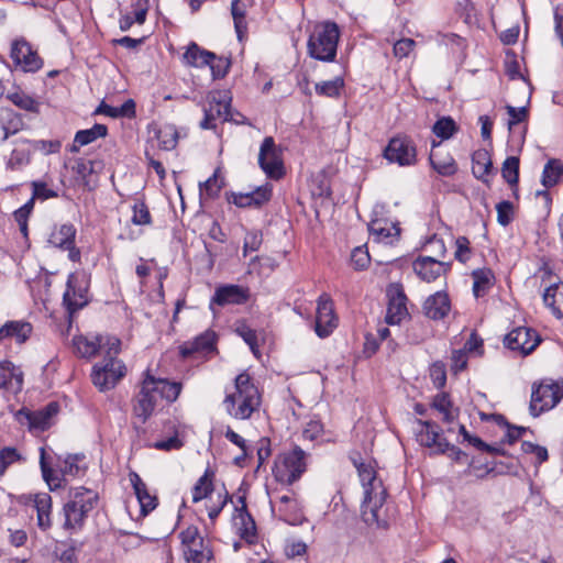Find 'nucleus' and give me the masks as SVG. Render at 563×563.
I'll use <instances>...</instances> for the list:
<instances>
[{"instance_id":"obj_1","label":"nucleus","mask_w":563,"mask_h":563,"mask_svg":"<svg viewBox=\"0 0 563 563\" xmlns=\"http://www.w3.org/2000/svg\"><path fill=\"white\" fill-rule=\"evenodd\" d=\"M357 470L361 484L364 488V500L362 504V518L368 526L386 528L388 526L382 517V507L387 497V490L380 478L377 477L373 463L364 462L361 457L353 459Z\"/></svg>"},{"instance_id":"obj_2","label":"nucleus","mask_w":563,"mask_h":563,"mask_svg":"<svg viewBox=\"0 0 563 563\" xmlns=\"http://www.w3.org/2000/svg\"><path fill=\"white\" fill-rule=\"evenodd\" d=\"M181 391V384L157 378L150 371L144 373L140 389L132 399L133 415L145 422L155 411L158 400L174 402Z\"/></svg>"},{"instance_id":"obj_3","label":"nucleus","mask_w":563,"mask_h":563,"mask_svg":"<svg viewBox=\"0 0 563 563\" xmlns=\"http://www.w3.org/2000/svg\"><path fill=\"white\" fill-rule=\"evenodd\" d=\"M261 406V394L249 373L243 372L234 379V386L225 389L223 407L233 419H250Z\"/></svg>"},{"instance_id":"obj_4","label":"nucleus","mask_w":563,"mask_h":563,"mask_svg":"<svg viewBox=\"0 0 563 563\" xmlns=\"http://www.w3.org/2000/svg\"><path fill=\"white\" fill-rule=\"evenodd\" d=\"M99 495L96 490L82 486L69 490L68 500L64 504L63 528L70 533L82 530L89 514L97 507Z\"/></svg>"},{"instance_id":"obj_5","label":"nucleus","mask_w":563,"mask_h":563,"mask_svg":"<svg viewBox=\"0 0 563 563\" xmlns=\"http://www.w3.org/2000/svg\"><path fill=\"white\" fill-rule=\"evenodd\" d=\"M339 40L340 29L335 22L325 21L316 25L307 43L309 56L321 62H334Z\"/></svg>"},{"instance_id":"obj_6","label":"nucleus","mask_w":563,"mask_h":563,"mask_svg":"<svg viewBox=\"0 0 563 563\" xmlns=\"http://www.w3.org/2000/svg\"><path fill=\"white\" fill-rule=\"evenodd\" d=\"M306 452L298 445L291 451L278 454L272 470L274 478L283 485H292L306 472Z\"/></svg>"},{"instance_id":"obj_7","label":"nucleus","mask_w":563,"mask_h":563,"mask_svg":"<svg viewBox=\"0 0 563 563\" xmlns=\"http://www.w3.org/2000/svg\"><path fill=\"white\" fill-rule=\"evenodd\" d=\"M563 399V379L544 378L534 382L531 386V399L529 411L533 417H539L556 407Z\"/></svg>"},{"instance_id":"obj_8","label":"nucleus","mask_w":563,"mask_h":563,"mask_svg":"<svg viewBox=\"0 0 563 563\" xmlns=\"http://www.w3.org/2000/svg\"><path fill=\"white\" fill-rule=\"evenodd\" d=\"M126 374L128 367L122 360L115 356H103L93 364L90 378L100 393H107L114 389Z\"/></svg>"},{"instance_id":"obj_9","label":"nucleus","mask_w":563,"mask_h":563,"mask_svg":"<svg viewBox=\"0 0 563 563\" xmlns=\"http://www.w3.org/2000/svg\"><path fill=\"white\" fill-rule=\"evenodd\" d=\"M89 278L85 272L68 276L63 303L69 314L77 312L89 303Z\"/></svg>"},{"instance_id":"obj_10","label":"nucleus","mask_w":563,"mask_h":563,"mask_svg":"<svg viewBox=\"0 0 563 563\" xmlns=\"http://www.w3.org/2000/svg\"><path fill=\"white\" fill-rule=\"evenodd\" d=\"M258 165L269 179L279 180L285 175L283 152L272 136H266L260 146Z\"/></svg>"},{"instance_id":"obj_11","label":"nucleus","mask_w":563,"mask_h":563,"mask_svg":"<svg viewBox=\"0 0 563 563\" xmlns=\"http://www.w3.org/2000/svg\"><path fill=\"white\" fill-rule=\"evenodd\" d=\"M205 118L200 122L201 129H214L216 120H230V98L227 92L213 91L208 95L205 106Z\"/></svg>"},{"instance_id":"obj_12","label":"nucleus","mask_w":563,"mask_h":563,"mask_svg":"<svg viewBox=\"0 0 563 563\" xmlns=\"http://www.w3.org/2000/svg\"><path fill=\"white\" fill-rule=\"evenodd\" d=\"M384 157L399 166L415 165L417 163L416 145L407 136H395L389 140L384 150Z\"/></svg>"},{"instance_id":"obj_13","label":"nucleus","mask_w":563,"mask_h":563,"mask_svg":"<svg viewBox=\"0 0 563 563\" xmlns=\"http://www.w3.org/2000/svg\"><path fill=\"white\" fill-rule=\"evenodd\" d=\"M10 56L14 65L25 73H35L43 67V59L24 38L12 42Z\"/></svg>"},{"instance_id":"obj_14","label":"nucleus","mask_w":563,"mask_h":563,"mask_svg":"<svg viewBox=\"0 0 563 563\" xmlns=\"http://www.w3.org/2000/svg\"><path fill=\"white\" fill-rule=\"evenodd\" d=\"M417 441L434 453L444 454L448 449V441L442 437L440 427L431 420L417 419Z\"/></svg>"},{"instance_id":"obj_15","label":"nucleus","mask_w":563,"mask_h":563,"mask_svg":"<svg viewBox=\"0 0 563 563\" xmlns=\"http://www.w3.org/2000/svg\"><path fill=\"white\" fill-rule=\"evenodd\" d=\"M338 327L334 305L328 294H322L317 301L314 331L319 338L329 336Z\"/></svg>"},{"instance_id":"obj_16","label":"nucleus","mask_w":563,"mask_h":563,"mask_svg":"<svg viewBox=\"0 0 563 563\" xmlns=\"http://www.w3.org/2000/svg\"><path fill=\"white\" fill-rule=\"evenodd\" d=\"M540 343L539 335L529 328L519 327L505 336V345L523 355L530 354Z\"/></svg>"},{"instance_id":"obj_17","label":"nucleus","mask_w":563,"mask_h":563,"mask_svg":"<svg viewBox=\"0 0 563 563\" xmlns=\"http://www.w3.org/2000/svg\"><path fill=\"white\" fill-rule=\"evenodd\" d=\"M388 305L386 311V322L388 324H399L408 317L407 297L400 285H391L387 289Z\"/></svg>"},{"instance_id":"obj_18","label":"nucleus","mask_w":563,"mask_h":563,"mask_svg":"<svg viewBox=\"0 0 563 563\" xmlns=\"http://www.w3.org/2000/svg\"><path fill=\"white\" fill-rule=\"evenodd\" d=\"M250 298V290L247 287L241 285H222L216 288L211 298L210 307L218 305L224 307L227 305H243Z\"/></svg>"},{"instance_id":"obj_19","label":"nucleus","mask_w":563,"mask_h":563,"mask_svg":"<svg viewBox=\"0 0 563 563\" xmlns=\"http://www.w3.org/2000/svg\"><path fill=\"white\" fill-rule=\"evenodd\" d=\"M241 506L235 507L233 523L236 533L247 543H254L256 540V525L252 516L247 512L244 497L239 498Z\"/></svg>"},{"instance_id":"obj_20","label":"nucleus","mask_w":563,"mask_h":563,"mask_svg":"<svg viewBox=\"0 0 563 563\" xmlns=\"http://www.w3.org/2000/svg\"><path fill=\"white\" fill-rule=\"evenodd\" d=\"M217 334L212 330H206L194 340L186 341L180 345V354L189 357L195 354L206 355L216 350Z\"/></svg>"},{"instance_id":"obj_21","label":"nucleus","mask_w":563,"mask_h":563,"mask_svg":"<svg viewBox=\"0 0 563 563\" xmlns=\"http://www.w3.org/2000/svg\"><path fill=\"white\" fill-rule=\"evenodd\" d=\"M276 505L279 517L285 522L297 526L305 520L302 507L295 493L278 497Z\"/></svg>"},{"instance_id":"obj_22","label":"nucleus","mask_w":563,"mask_h":563,"mask_svg":"<svg viewBox=\"0 0 563 563\" xmlns=\"http://www.w3.org/2000/svg\"><path fill=\"white\" fill-rule=\"evenodd\" d=\"M415 273L424 282H434L438 277L444 274L450 264L440 262L430 256L418 257L412 264Z\"/></svg>"},{"instance_id":"obj_23","label":"nucleus","mask_w":563,"mask_h":563,"mask_svg":"<svg viewBox=\"0 0 563 563\" xmlns=\"http://www.w3.org/2000/svg\"><path fill=\"white\" fill-rule=\"evenodd\" d=\"M129 479L140 504L141 514L143 516L148 515L152 510H154L157 507V497L150 493L147 485L143 482V479L136 472H130Z\"/></svg>"},{"instance_id":"obj_24","label":"nucleus","mask_w":563,"mask_h":563,"mask_svg":"<svg viewBox=\"0 0 563 563\" xmlns=\"http://www.w3.org/2000/svg\"><path fill=\"white\" fill-rule=\"evenodd\" d=\"M451 310V302L448 294L438 291L429 296L423 303L424 314L432 320H441Z\"/></svg>"},{"instance_id":"obj_25","label":"nucleus","mask_w":563,"mask_h":563,"mask_svg":"<svg viewBox=\"0 0 563 563\" xmlns=\"http://www.w3.org/2000/svg\"><path fill=\"white\" fill-rule=\"evenodd\" d=\"M52 497L47 493H37L33 496V507L36 511L37 527L42 531L52 528Z\"/></svg>"},{"instance_id":"obj_26","label":"nucleus","mask_w":563,"mask_h":563,"mask_svg":"<svg viewBox=\"0 0 563 563\" xmlns=\"http://www.w3.org/2000/svg\"><path fill=\"white\" fill-rule=\"evenodd\" d=\"M33 327L31 323L22 320L7 321L0 328V341L14 339L16 343H24L31 335Z\"/></svg>"},{"instance_id":"obj_27","label":"nucleus","mask_w":563,"mask_h":563,"mask_svg":"<svg viewBox=\"0 0 563 563\" xmlns=\"http://www.w3.org/2000/svg\"><path fill=\"white\" fill-rule=\"evenodd\" d=\"M151 131L158 142V147L163 151H173L176 148L179 140V133L175 124H153Z\"/></svg>"},{"instance_id":"obj_28","label":"nucleus","mask_w":563,"mask_h":563,"mask_svg":"<svg viewBox=\"0 0 563 563\" xmlns=\"http://www.w3.org/2000/svg\"><path fill=\"white\" fill-rule=\"evenodd\" d=\"M431 408L442 416V421L452 424L460 415V409L453 405L449 394L441 391L433 396Z\"/></svg>"},{"instance_id":"obj_29","label":"nucleus","mask_w":563,"mask_h":563,"mask_svg":"<svg viewBox=\"0 0 563 563\" xmlns=\"http://www.w3.org/2000/svg\"><path fill=\"white\" fill-rule=\"evenodd\" d=\"M368 230L375 241L384 243H393L394 239L400 234V229L385 219L373 220Z\"/></svg>"},{"instance_id":"obj_30","label":"nucleus","mask_w":563,"mask_h":563,"mask_svg":"<svg viewBox=\"0 0 563 563\" xmlns=\"http://www.w3.org/2000/svg\"><path fill=\"white\" fill-rule=\"evenodd\" d=\"M23 375L11 362L0 363V389L11 388L14 393L22 389Z\"/></svg>"},{"instance_id":"obj_31","label":"nucleus","mask_w":563,"mask_h":563,"mask_svg":"<svg viewBox=\"0 0 563 563\" xmlns=\"http://www.w3.org/2000/svg\"><path fill=\"white\" fill-rule=\"evenodd\" d=\"M76 229L73 224H62L53 229L48 243L55 247L69 249L75 243Z\"/></svg>"},{"instance_id":"obj_32","label":"nucleus","mask_w":563,"mask_h":563,"mask_svg":"<svg viewBox=\"0 0 563 563\" xmlns=\"http://www.w3.org/2000/svg\"><path fill=\"white\" fill-rule=\"evenodd\" d=\"M493 163L487 151L478 150L472 155V173L477 179L488 183V176L492 172Z\"/></svg>"},{"instance_id":"obj_33","label":"nucleus","mask_w":563,"mask_h":563,"mask_svg":"<svg viewBox=\"0 0 563 563\" xmlns=\"http://www.w3.org/2000/svg\"><path fill=\"white\" fill-rule=\"evenodd\" d=\"M544 305L551 309L558 319L563 318V285L560 283L549 286L543 294Z\"/></svg>"},{"instance_id":"obj_34","label":"nucleus","mask_w":563,"mask_h":563,"mask_svg":"<svg viewBox=\"0 0 563 563\" xmlns=\"http://www.w3.org/2000/svg\"><path fill=\"white\" fill-rule=\"evenodd\" d=\"M0 125L3 131L2 141H7L10 136L22 131L25 126L23 118L20 113L7 110L0 115Z\"/></svg>"},{"instance_id":"obj_35","label":"nucleus","mask_w":563,"mask_h":563,"mask_svg":"<svg viewBox=\"0 0 563 563\" xmlns=\"http://www.w3.org/2000/svg\"><path fill=\"white\" fill-rule=\"evenodd\" d=\"M429 161L432 168L441 176H452L457 172L455 159L449 153L441 154L432 151Z\"/></svg>"},{"instance_id":"obj_36","label":"nucleus","mask_w":563,"mask_h":563,"mask_svg":"<svg viewBox=\"0 0 563 563\" xmlns=\"http://www.w3.org/2000/svg\"><path fill=\"white\" fill-rule=\"evenodd\" d=\"M73 344L77 354L87 358L95 356L102 346L99 335L92 338L78 335L73 339Z\"/></svg>"},{"instance_id":"obj_37","label":"nucleus","mask_w":563,"mask_h":563,"mask_svg":"<svg viewBox=\"0 0 563 563\" xmlns=\"http://www.w3.org/2000/svg\"><path fill=\"white\" fill-rule=\"evenodd\" d=\"M473 292L476 298L488 292L495 282L494 273L488 268L476 269L472 273Z\"/></svg>"},{"instance_id":"obj_38","label":"nucleus","mask_w":563,"mask_h":563,"mask_svg":"<svg viewBox=\"0 0 563 563\" xmlns=\"http://www.w3.org/2000/svg\"><path fill=\"white\" fill-rule=\"evenodd\" d=\"M214 57V53L201 48L196 43H190L184 54L185 62L192 67L208 66L209 60Z\"/></svg>"},{"instance_id":"obj_39","label":"nucleus","mask_w":563,"mask_h":563,"mask_svg":"<svg viewBox=\"0 0 563 563\" xmlns=\"http://www.w3.org/2000/svg\"><path fill=\"white\" fill-rule=\"evenodd\" d=\"M231 14L234 22V29L239 41L247 34V22H246V5L241 0L231 1Z\"/></svg>"},{"instance_id":"obj_40","label":"nucleus","mask_w":563,"mask_h":563,"mask_svg":"<svg viewBox=\"0 0 563 563\" xmlns=\"http://www.w3.org/2000/svg\"><path fill=\"white\" fill-rule=\"evenodd\" d=\"M40 466L43 479L47 484L49 490H56L63 486V474L60 475L48 465L44 448L40 449Z\"/></svg>"},{"instance_id":"obj_41","label":"nucleus","mask_w":563,"mask_h":563,"mask_svg":"<svg viewBox=\"0 0 563 563\" xmlns=\"http://www.w3.org/2000/svg\"><path fill=\"white\" fill-rule=\"evenodd\" d=\"M183 552L187 562L190 563H209L212 559V551L205 540L198 541Z\"/></svg>"},{"instance_id":"obj_42","label":"nucleus","mask_w":563,"mask_h":563,"mask_svg":"<svg viewBox=\"0 0 563 563\" xmlns=\"http://www.w3.org/2000/svg\"><path fill=\"white\" fill-rule=\"evenodd\" d=\"M213 477L214 473L207 468L203 475L197 481L192 488V501L198 503L213 493Z\"/></svg>"},{"instance_id":"obj_43","label":"nucleus","mask_w":563,"mask_h":563,"mask_svg":"<svg viewBox=\"0 0 563 563\" xmlns=\"http://www.w3.org/2000/svg\"><path fill=\"white\" fill-rule=\"evenodd\" d=\"M563 177V163L560 159L551 158L544 165L542 172V185L545 188L555 186Z\"/></svg>"},{"instance_id":"obj_44","label":"nucleus","mask_w":563,"mask_h":563,"mask_svg":"<svg viewBox=\"0 0 563 563\" xmlns=\"http://www.w3.org/2000/svg\"><path fill=\"white\" fill-rule=\"evenodd\" d=\"M224 186V178L220 175V168H217L212 176L206 181L199 184L200 197L214 198L219 195Z\"/></svg>"},{"instance_id":"obj_45","label":"nucleus","mask_w":563,"mask_h":563,"mask_svg":"<svg viewBox=\"0 0 563 563\" xmlns=\"http://www.w3.org/2000/svg\"><path fill=\"white\" fill-rule=\"evenodd\" d=\"M343 88L344 79L341 76H336L332 80L320 81L314 86L318 96L328 98H339Z\"/></svg>"},{"instance_id":"obj_46","label":"nucleus","mask_w":563,"mask_h":563,"mask_svg":"<svg viewBox=\"0 0 563 563\" xmlns=\"http://www.w3.org/2000/svg\"><path fill=\"white\" fill-rule=\"evenodd\" d=\"M108 134V128L104 124L96 123L92 128L80 130L75 134V141L84 146L95 142Z\"/></svg>"},{"instance_id":"obj_47","label":"nucleus","mask_w":563,"mask_h":563,"mask_svg":"<svg viewBox=\"0 0 563 563\" xmlns=\"http://www.w3.org/2000/svg\"><path fill=\"white\" fill-rule=\"evenodd\" d=\"M459 131L456 122L451 117H442L435 121L432 132L441 140L451 139Z\"/></svg>"},{"instance_id":"obj_48","label":"nucleus","mask_w":563,"mask_h":563,"mask_svg":"<svg viewBox=\"0 0 563 563\" xmlns=\"http://www.w3.org/2000/svg\"><path fill=\"white\" fill-rule=\"evenodd\" d=\"M25 459L21 453L13 446H4L0 450V476L2 477L8 467L20 462H24Z\"/></svg>"},{"instance_id":"obj_49","label":"nucleus","mask_w":563,"mask_h":563,"mask_svg":"<svg viewBox=\"0 0 563 563\" xmlns=\"http://www.w3.org/2000/svg\"><path fill=\"white\" fill-rule=\"evenodd\" d=\"M501 176L510 186H515L518 184L519 157L509 156L505 159L501 167Z\"/></svg>"},{"instance_id":"obj_50","label":"nucleus","mask_w":563,"mask_h":563,"mask_svg":"<svg viewBox=\"0 0 563 563\" xmlns=\"http://www.w3.org/2000/svg\"><path fill=\"white\" fill-rule=\"evenodd\" d=\"M230 59L222 56H217L209 60L208 66L210 67L213 79H221L225 77L230 68Z\"/></svg>"},{"instance_id":"obj_51","label":"nucleus","mask_w":563,"mask_h":563,"mask_svg":"<svg viewBox=\"0 0 563 563\" xmlns=\"http://www.w3.org/2000/svg\"><path fill=\"white\" fill-rule=\"evenodd\" d=\"M273 187L269 183H266L262 186H258L253 191H250V198L253 207H261L267 201H269L272 197Z\"/></svg>"},{"instance_id":"obj_52","label":"nucleus","mask_w":563,"mask_h":563,"mask_svg":"<svg viewBox=\"0 0 563 563\" xmlns=\"http://www.w3.org/2000/svg\"><path fill=\"white\" fill-rule=\"evenodd\" d=\"M30 163V153L22 148H14L7 162V168L16 170Z\"/></svg>"},{"instance_id":"obj_53","label":"nucleus","mask_w":563,"mask_h":563,"mask_svg":"<svg viewBox=\"0 0 563 563\" xmlns=\"http://www.w3.org/2000/svg\"><path fill=\"white\" fill-rule=\"evenodd\" d=\"M10 100L20 109L37 113L40 104L36 100L25 93H12Z\"/></svg>"},{"instance_id":"obj_54","label":"nucleus","mask_w":563,"mask_h":563,"mask_svg":"<svg viewBox=\"0 0 563 563\" xmlns=\"http://www.w3.org/2000/svg\"><path fill=\"white\" fill-rule=\"evenodd\" d=\"M236 333L244 340V342L250 346L251 351L254 355L258 353L257 346V335L256 332L251 329L245 323H241L235 329Z\"/></svg>"},{"instance_id":"obj_55","label":"nucleus","mask_w":563,"mask_h":563,"mask_svg":"<svg viewBox=\"0 0 563 563\" xmlns=\"http://www.w3.org/2000/svg\"><path fill=\"white\" fill-rule=\"evenodd\" d=\"M131 221L135 225H147L152 222V217L147 206L144 202H136L133 206V216Z\"/></svg>"},{"instance_id":"obj_56","label":"nucleus","mask_w":563,"mask_h":563,"mask_svg":"<svg viewBox=\"0 0 563 563\" xmlns=\"http://www.w3.org/2000/svg\"><path fill=\"white\" fill-rule=\"evenodd\" d=\"M369 262L371 257L365 246H357L352 251L351 264L356 271L365 269Z\"/></svg>"},{"instance_id":"obj_57","label":"nucleus","mask_w":563,"mask_h":563,"mask_svg":"<svg viewBox=\"0 0 563 563\" xmlns=\"http://www.w3.org/2000/svg\"><path fill=\"white\" fill-rule=\"evenodd\" d=\"M496 210L497 222L503 227H507L514 219L512 203L508 200L500 201L499 203H497Z\"/></svg>"},{"instance_id":"obj_58","label":"nucleus","mask_w":563,"mask_h":563,"mask_svg":"<svg viewBox=\"0 0 563 563\" xmlns=\"http://www.w3.org/2000/svg\"><path fill=\"white\" fill-rule=\"evenodd\" d=\"M470 240L466 236H459L455 240L454 257L461 263H466L471 258Z\"/></svg>"},{"instance_id":"obj_59","label":"nucleus","mask_w":563,"mask_h":563,"mask_svg":"<svg viewBox=\"0 0 563 563\" xmlns=\"http://www.w3.org/2000/svg\"><path fill=\"white\" fill-rule=\"evenodd\" d=\"M263 242V235L260 231H249L244 238L243 254L247 255L249 252L257 251Z\"/></svg>"},{"instance_id":"obj_60","label":"nucleus","mask_w":563,"mask_h":563,"mask_svg":"<svg viewBox=\"0 0 563 563\" xmlns=\"http://www.w3.org/2000/svg\"><path fill=\"white\" fill-rule=\"evenodd\" d=\"M181 540L183 551L188 547L202 541L203 538L200 536L199 529L196 526H189L183 530L179 534Z\"/></svg>"},{"instance_id":"obj_61","label":"nucleus","mask_w":563,"mask_h":563,"mask_svg":"<svg viewBox=\"0 0 563 563\" xmlns=\"http://www.w3.org/2000/svg\"><path fill=\"white\" fill-rule=\"evenodd\" d=\"M102 344L101 350L106 351L104 356H115L121 351V341L117 336L106 335L99 336Z\"/></svg>"},{"instance_id":"obj_62","label":"nucleus","mask_w":563,"mask_h":563,"mask_svg":"<svg viewBox=\"0 0 563 563\" xmlns=\"http://www.w3.org/2000/svg\"><path fill=\"white\" fill-rule=\"evenodd\" d=\"M506 110L509 115V120H508L509 131H511L512 128L515 125H517L518 123L523 122L528 117V111L525 107L516 108L512 106H507Z\"/></svg>"},{"instance_id":"obj_63","label":"nucleus","mask_w":563,"mask_h":563,"mask_svg":"<svg viewBox=\"0 0 563 563\" xmlns=\"http://www.w3.org/2000/svg\"><path fill=\"white\" fill-rule=\"evenodd\" d=\"M93 170V162L87 161L84 158H77L73 166V172L81 178L85 183L87 181L88 176Z\"/></svg>"},{"instance_id":"obj_64","label":"nucleus","mask_w":563,"mask_h":563,"mask_svg":"<svg viewBox=\"0 0 563 563\" xmlns=\"http://www.w3.org/2000/svg\"><path fill=\"white\" fill-rule=\"evenodd\" d=\"M150 0H131V7L133 14L135 15V22L143 24L146 20L147 11L150 8Z\"/></svg>"}]
</instances>
